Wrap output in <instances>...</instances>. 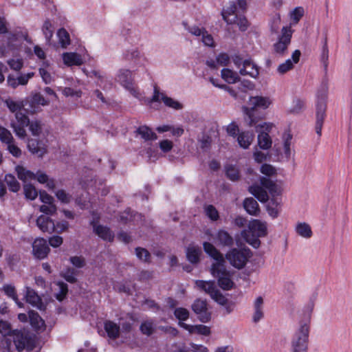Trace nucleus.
<instances>
[{
  "instance_id": "c756f323",
  "label": "nucleus",
  "mask_w": 352,
  "mask_h": 352,
  "mask_svg": "<svg viewBox=\"0 0 352 352\" xmlns=\"http://www.w3.org/2000/svg\"><path fill=\"white\" fill-rule=\"evenodd\" d=\"M125 58L128 60L133 61L137 65H143L142 63L146 58L144 55L137 48L131 49L125 54Z\"/></svg>"
},
{
  "instance_id": "13d9d810",
  "label": "nucleus",
  "mask_w": 352,
  "mask_h": 352,
  "mask_svg": "<svg viewBox=\"0 0 352 352\" xmlns=\"http://www.w3.org/2000/svg\"><path fill=\"white\" fill-rule=\"evenodd\" d=\"M135 254L139 259H140L144 262L149 261L151 254L148 252V251L147 250H146L145 248H135Z\"/></svg>"
},
{
  "instance_id": "ddd939ff",
  "label": "nucleus",
  "mask_w": 352,
  "mask_h": 352,
  "mask_svg": "<svg viewBox=\"0 0 352 352\" xmlns=\"http://www.w3.org/2000/svg\"><path fill=\"white\" fill-rule=\"evenodd\" d=\"M50 103V98H46L43 94L36 92L32 94L27 100L25 108L28 113H35L41 111V106H47Z\"/></svg>"
},
{
  "instance_id": "603ef678",
  "label": "nucleus",
  "mask_w": 352,
  "mask_h": 352,
  "mask_svg": "<svg viewBox=\"0 0 352 352\" xmlns=\"http://www.w3.org/2000/svg\"><path fill=\"white\" fill-rule=\"evenodd\" d=\"M189 314L188 310L183 307L176 308L174 311V315L179 320V323L186 320L189 318Z\"/></svg>"
},
{
  "instance_id": "a18cd8bd",
  "label": "nucleus",
  "mask_w": 352,
  "mask_h": 352,
  "mask_svg": "<svg viewBox=\"0 0 352 352\" xmlns=\"http://www.w3.org/2000/svg\"><path fill=\"white\" fill-rule=\"evenodd\" d=\"M23 190L25 197L30 200L35 199L38 196V193L36 188L32 184H25L23 186Z\"/></svg>"
},
{
  "instance_id": "2eb2a0df",
  "label": "nucleus",
  "mask_w": 352,
  "mask_h": 352,
  "mask_svg": "<svg viewBox=\"0 0 352 352\" xmlns=\"http://www.w3.org/2000/svg\"><path fill=\"white\" fill-rule=\"evenodd\" d=\"M191 307L201 322H207L210 320V314L208 311L206 300L197 299L192 303Z\"/></svg>"
},
{
  "instance_id": "4be33fe9",
  "label": "nucleus",
  "mask_w": 352,
  "mask_h": 352,
  "mask_svg": "<svg viewBox=\"0 0 352 352\" xmlns=\"http://www.w3.org/2000/svg\"><path fill=\"white\" fill-rule=\"evenodd\" d=\"M239 73L242 76H250L256 78L259 74L258 68L251 59H245L243 62V67L240 68Z\"/></svg>"
},
{
  "instance_id": "9b49d317",
  "label": "nucleus",
  "mask_w": 352,
  "mask_h": 352,
  "mask_svg": "<svg viewBox=\"0 0 352 352\" xmlns=\"http://www.w3.org/2000/svg\"><path fill=\"white\" fill-rule=\"evenodd\" d=\"M255 126L258 134V145L263 150H267L271 148L272 144V140L268 133L272 128V124L263 122L262 124H256Z\"/></svg>"
},
{
  "instance_id": "4468645a",
  "label": "nucleus",
  "mask_w": 352,
  "mask_h": 352,
  "mask_svg": "<svg viewBox=\"0 0 352 352\" xmlns=\"http://www.w3.org/2000/svg\"><path fill=\"white\" fill-rule=\"evenodd\" d=\"M74 52H67V67L72 66H80L84 64L87 56V52L78 41Z\"/></svg>"
},
{
  "instance_id": "4d7b16f0",
  "label": "nucleus",
  "mask_w": 352,
  "mask_h": 352,
  "mask_svg": "<svg viewBox=\"0 0 352 352\" xmlns=\"http://www.w3.org/2000/svg\"><path fill=\"white\" fill-rule=\"evenodd\" d=\"M204 209L206 216L212 221H217L219 219V212L212 205H208Z\"/></svg>"
},
{
  "instance_id": "f8f14e48",
  "label": "nucleus",
  "mask_w": 352,
  "mask_h": 352,
  "mask_svg": "<svg viewBox=\"0 0 352 352\" xmlns=\"http://www.w3.org/2000/svg\"><path fill=\"white\" fill-rule=\"evenodd\" d=\"M116 80L135 98L140 97L138 89L134 86L132 72L126 69H120L116 75Z\"/></svg>"
},
{
  "instance_id": "c03bdc74",
  "label": "nucleus",
  "mask_w": 352,
  "mask_h": 352,
  "mask_svg": "<svg viewBox=\"0 0 352 352\" xmlns=\"http://www.w3.org/2000/svg\"><path fill=\"white\" fill-rule=\"evenodd\" d=\"M328 87L326 82H322L320 88L318 89L317 93V103L323 102L326 104V99L327 97Z\"/></svg>"
},
{
  "instance_id": "49530a36",
  "label": "nucleus",
  "mask_w": 352,
  "mask_h": 352,
  "mask_svg": "<svg viewBox=\"0 0 352 352\" xmlns=\"http://www.w3.org/2000/svg\"><path fill=\"white\" fill-rule=\"evenodd\" d=\"M162 102L166 107L174 109L175 110H179L183 108V105L179 102L174 100L172 98L168 97L167 96H163Z\"/></svg>"
},
{
  "instance_id": "0e129e2a",
  "label": "nucleus",
  "mask_w": 352,
  "mask_h": 352,
  "mask_svg": "<svg viewBox=\"0 0 352 352\" xmlns=\"http://www.w3.org/2000/svg\"><path fill=\"white\" fill-rule=\"evenodd\" d=\"M69 261L77 268H82L85 265V259L82 256H72Z\"/></svg>"
},
{
  "instance_id": "e2e57ef3",
  "label": "nucleus",
  "mask_w": 352,
  "mask_h": 352,
  "mask_svg": "<svg viewBox=\"0 0 352 352\" xmlns=\"http://www.w3.org/2000/svg\"><path fill=\"white\" fill-rule=\"evenodd\" d=\"M56 206L54 204H43L40 206V211L48 215H52L56 212Z\"/></svg>"
},
{
  "instance_id": "79ce46f5",
  "label": "nucleus",
  "mask_w": 352,
  "mask_h": 352,
  "mask_svg": "<svg viewBox=\"0 0 352 352\" xmlns=\"http://www.w3.org/2000/svg\"><path fill=\"white\" fill-rule=\"evenodd\" d=\"M250 232H248L246 230H243L241 232L242 236L244 238L247 243H248L254 248H258L261 244V241L258 239L259 236H257V235L254 236V234L250 236Z\"/></svg>"
},
{
  "instance_id": "f704fd0d",
  "label": "nucleus",
  "mask_w": 352,
  "mask_h": 352,
  "mask_svg": "<svg viewBox=\"0 0 352 352\" xmlns=\"http://www.w3.org/2000/svg\"><path fill=\"white\" fill-rule=\"evenodd\" d=\"M296 232L300 236L309 239L312 236V231L310 226L305 222L298 223L296 226Z\"/></svg>"
},
{
  "instance_id": "09e8293b",
  "label": "nucleus",
  "mask_w": 352,
  "mask_h": 352,
  "mask_svg": "<svg viewBox=\"0 0 352 352\" xmlns=\"http://www.w3.org/2000/svg\"><path fill=\"white\" fill-rule=\"evenodd\" d=\"M3 290L6 294L10 298H12L19 307H23V303L19 301L15 289L12 285H6L3 287Z\"/></svg>"
},
{
  "instance_id": "6e6552de",
  "label": "nucleus",
  "mask_w": 352,
  "mask_h": 352,
  "mask_svg": "<svg viewBox=\"0 0 352 352\" xmlns=\"http://www.w3.org/2000/svg\"><path fill=\"white\" fill-rule=\"evenodd\" d=\"M222 16L228 24L236 23L241 31H245L248 28L247 19L245 17L238 16L237 7L234 2H231L226 8L223 10Z\"/></svg>"
},
{
  "instance_id": "aec40b11",
  "label": "nucleus",
  "mask_w": 352,
  "mask_h": 352,
  "mask_svg": "<svg viewBox=\"0 0 352 352\" xmlns=\"http://www.w3.org/2000/svg\"><path fill=\"white\" fill-rule=\"evenodd\" d=\"M327 104L323 102L317 103L316 104V132L318 136L321 135L322 128L324 120L326 117Z\"/></svg>"
},
{
  "instance_id": "f3484780",
  "label": "nucleus",
  "mask_w": 352,
  "mask_h": 352,
  "mask_svg": "<svg viewBox=\"0 0 352 352\" xmlns=\"http://www.w3.org/2000/svg\"><path fill=\"white\" fill-rule=\"evenodd\" d=\"M203 248L205 252L215 261L212 265L226 263L225 257L212 243L204 242L203 243Z\"/></svg>"
},
{
  "instance_id": "338daca9",
  "label": "nucleus",
  "mask_w": 352,
  "mask_h": 352,
  "mask_svg": "<svg viewBox=\"0 0 352 352\" xmlns=\"http://www.w3.org/2000/svg\"><path fill=\"white\" fill-rule=\"evenodd\" d=\"M16 119L17 120V122H19V124L23 125V126H28L30 120L28 117L23 113H22L21 111H18L15 114Z\"/></svg>"
},
{
  "instance_id": "680f3d73",
  "label": "nucleus",
  "mask_w": 352,
  "mask_h": 352,
  "mask_svg": "<svg viewBox=\"0 0 352 352\" xmlns=\"http://www.w3.org/2000/svg\"><path fill=\"white\" fill-rule=\"evenodd\" d=\"M29 129L33 135H38L41 132V124L39 121L33 120L29 122Z\"/></svg>"
},
{
  "instance_id": "f257e3e1",
  "label": "nucleus",
  "mask_w": 352,
  "mask_h": 352,
  "mask_svg": "<svg viewBox=\"0 0 352 352\" xmlns=\"http://www.w3.org/2000/svg\"><path fill=\"white\" fill-rule=\"evenodd\" d=\"M272 104L269 97L252 96L248 101L250 107H243V112L245 114V120L249 126H253L262 118L258 112V109H266Z\"/></svg>"
},
{
  "instance_id": "6ab92c4d",
  "label": "nucleus",
  "mask_w": 352,
  "mask_h": 352,
  "mask_svg": "<svg viewBox=\"0 0 352 352\" xmlns=\"http://www.w3.org/2000/svg\"><path fill=\"white\" fill-rule=\"evenodd\" d=\"M28 148L29 151L38 157H43L47 153V148L43 141L32 138L28 140Z\"/></svg>"
},
{
  "instance_id": "69168bd1",
  "label": "nucleus",
  "mask_w": 352,
  "mask_h": 352,
  "mask_svg": "<svg viewBox=\"0 0 352 352\" xmlns=\"http://www.w3.org/2000/svg\"><path fill=\"white\" fill-rule=\"evenodd\" d=\"M12 127L14 129L15 134L19 137L20 138H24L26 135V131L25 130V126L21 124H16L15 123H12Z\"/></svg>"
},
{
  "instance_id": "37998d69",
  "label": "nucleus",
  "mask_w": 352,
  "mask_h": 352,
  "mask_svg": "<svg viewBox=\"0 0 352 352\" xmlns=\"http://www.w3.org/2000/svg\"><path fill=\"white\" fill-rule=\"evenodd\" d=\"M279 208V203L275 199H272L267 206V212L272 218H276L278 216Z\"/></svg>"
},
{
  "instance_id": "de8ad7c7",
  "label": "nucleus",
  "mask_w": 352,
  "mask_h": 352,
  "mask_svg": "<svg viewBox=\"0 0 352 352\" xmlns=\"http://www.w3.org/2000/svg\"><path fill=\"white\" fill-rule=\"evenodd\" d=\"M183 25L185 28V29L190 33L192 35H194L195 36H202L204 32L206 31V29L204 28H199L195 25L190 26L188 25V24L185 22H183Z\"/></svg>"
},
{
  "instance_id": "6e6d98bb",
  "label": "nucleus",
  "mask_w": 352,
  "mask_h": 352,
  "mask_svg": "<svg viewBox=\"0 0 352 352\" xmlns=\"http://www.w3.org/2000/svg\"><path fill=\"white\" fill-rule=\"evenodd\" d=\"M304 107L303 101L300 99H294L293 100L292 106L290 107L289 112L293 114L300 113Z\"/></svg>"
},
{
  "instance_id": "bf43d9fd",
  "label": "nucleus",
  "mask_w": 352,
  "mask_h": 352,
  "mask_svg": "<svg viewBox=\"0 0 352 352\" xmlns=\"http://www.w3.org/2000/svg\"><path fill=\"white\" fill-rule=\"evenodd\" d=\"M328 58H329V50L327 46V38H324V44L322 47V54H321V61L323 63V65L327 69V64H328Z\"/></svg>"
},
{
  "instance_id": "5701e85b",
  "label": "nucleus",
  "mask_w": 352,
  "mask_h": 352,
  "mask_svg": "<svg viewBox=\"0 0 352 352\" xmlns=\"http://www.w3.org/2000/svg\"><path fill=\"white\" fill-rule=\"evenodd\" d=\"M250 233L255 234L257 236H265L267 234V224L258 219L252 221L249 224Z\"/></svg>"
},
{
  "instance_id": "c85d7f7f",
  "label": "nucleus",
  "mask_w": 352,
  "mask_h": 352,
  "mask_svg": "<svg viewBox=\"0 0 352 352\" xmlns=\"http://www.w3.org/2000/svg\"><path fill=\"white\" fill-rule=\"evenodd\" d=\"M201 253V250L197 245H190L186 248V258L191 263L195 264L199 261V256Z\"/></svg>"
},
{
  "instance_id": "393cba45",
  "label": "nucleus",
  "mask_w": 352,
  "mask_h": 352,
  "mask_svg": "<svg viewBox=\"0 0 352 352\" xmlns=\"http://www.w3.org/2000/svg\"><path fill=\"white\" fill-rule=\"evenodd\" d=\"M179 326L191 333H197L204 336H208L210 333V328L203 324L190 325L184 322H179Z\"/></svg>"
},
{
  "instance_id": "423d86ee",
  "label": "nucleus",
  "mask_w": 352,
  "mask_h": 352,
  "mask_svg": "<svg viewBox=\"0 0 352 352\" xmlns=\"http://www.w3.org/2000/svg\"><path fill=\"white\" fill-rule=\"evenodd\" d=\"M211 274L217 279L219 286L223 290H230L234 286V282L231 279V274L226 269L225 264L211 265Z\"/></svg>"
},
{
  "instance_id": "f03ea898",
  "label": "nucleus",
  "mask_w": 352,
  "mask_h": 352,
  "mask_svg": "<svg viewBox=\"0 0 352 352\" xmlns=\"http://www.w3.org/2000/svg\"><path fill=\"white\" fill-rule=\"evenodd\" d=\"M12 342H14L16 349L21 351L29 346L30 338L23 332L19 330H14L9 335V337H4L0 342V347L2 348L1 352H10Z\"/></svg>"
},
{
  "instance_id": "7c9ffc66",
  "label": "nucleus",
  "mask_w": 352,
  "mask_h": 352,
  "mask_svg": "<svg viewBox=\"0 0 352 352\" xmlns=\"http://www.w3.org/2000/svg\"><path fill=\"white\" fill-rule=\"evenodd\" d=\"M104 328L107 333V336L113 340L119 337L120 335V326L111 320L104 322Z\"/></svg>"
},
{
  "instance_id": "b1692460",
  "label": "nucleus",
  "mask_w": 352,
  "mask_h": 352,
  "mask_svg": "<svg viewBox=\"0 0 352 352\" xmlns=\"http://www.w3.org/2000/svg\"><path fill=\"white\" fill-rule=\"evenodd\" d=\"M263 304V298L261 296H258L254 302L252 321L255 323L259 322L264 317Z\"/></svg>"
},
{
  "instance_id": "58836bf2",
  "label": "nucleus",
  "mask_w": 352,
  "mask_h": 352,
  "mask_svg": "<svg viewBox=\"0 0 352 352\" xmlns=\"http://www.w3.org/2000/svg\"><path fill=\"white\" fill-rule=\"evenodd\" d=\"M137 133L145 140H153L157 139V135L146 126H141L137 129Z\"/></svg>"
},
{
  "instance_id": "dca6fc26",
  "label": "nucleus",
  "mask_w": 352,
  "mask_h": 352,
  "mask_svg": "<svg viewBox=\"0 0 352 352\" xmlns=\"http://www.w3.org/2000/svg\"><path fill=\"white\" fill-rule=\"evenodd\" d=\"M50 251V249L47 242L43 238L36 239L32 243L33 255L38 259H43L47 257Z\"/></svg>"
},
{
  "instance_id": "0eeeda50",
  "label": "nucleus",
  "mask_w": 352,
  "mask_h": 352,
  "mask_svg": "<svg viewBox=\"0 0 352 352\" xmlns=\"http://www.w3.org/2000/svg\"><path fill=\"white\" fill-rule=\"evenodd\" d=\"M52 24L49 21H45L43 25V32L47 42L52 45L56 50L59 48H66V30L63 28L59 29L56 33L57 41H52L53 30Z\"/></svg>"
},
{
  "instance_id": "412c9836",
  "label": "nucleus",
  "mask_w": 352,
  "mask_h": 352,
  "mask_svg": "<svg viewBox=\"0 0 352 352\" xmlns=\"http://www.w3.org/2000/svg\"><path fill=\"white\" fill-rule=\"evenodd\" d=\"M25 298L27 302L31 304L33 307L38 309L39 310L45 309V305L42 302L41 297L34 289L27 287Z\"/></svg>"
},
{
  "instance_id": "4c0bfd02",
  "label": "nucleus",
  "mask_w": 352,
  "mask_h": 352,
  "mask_svg": "<svg viewBox=\"0 0 352 352\" xmlns=\"http://www.w3.org/2000/svg\"><path fill=\"white\" fill-rule=\"evenodd\" d=\"M155 329V324L153 320H146L142 322L140 327V331L148 336L152 335Z\"/></svg>"
},
{
  "instance_id": "c9c22d12",
  "label": "nucleus",
  "mask_w": 352,
  "mask_h": 352,
  "mask_svg": "<svg viewBox=\"0 0 352 352\" xmlns=\"http://www.w3.org/2000/svg\"><path fill=\"white\" fill-rule=\"evenodd\" d=\"M221 77L228 83H234L240 79L236 72L227 68L221 70Z\"/></svg>"
},
{
  "instance_id": "774afa93",
  "label": "nucleus",
  "mask_w": 352,
  "mask_h": 352,
  "mask_svg": "<svg viewBox=\"0 0 352 352\" xmlns=\"http://www.w3.org/2000/svg\"><path fill=\"white\" fill-rule=\"evenodd\" d=\"M217 63L221 66H226L230 62V56L226 53H220L216 58Z\"/></svg>"
},
{
  "instance_id": "39448f33",
  "label": "nucleus",
  "mask_w": 352,
  "mask_h": 352,
  "mask_svg": "<svg viewBox=\"0 0 352 352\" xmlns=\"http://www.w3.org/2000/svg\"><path fill=\"white\" fill-rule=\"evenodd\" d=\"M252 254L250 249L243 248H232L225 256L229 263L237 270L243 269L252 257Z\"/></svg>"
},
{
  "instance_id": "a878e982",
  "label": "nucleus",
  "mask_w": 352,
  "mask_h": 352,
  "mask_svg": "<svg viewBox=\"0 0 352 352\" xmlns=\"http://www.w3.org/2000/svg\"><path fill=\"white\" fill-rule=\"evenodd\" d=\"M217 242L222 245L226 247H230L234 244L233 237L224 230H219L215 236Z\"/></svg>"
},
{
  "instance_id": "473e14b6",
  "label": "nucleus",
  "mask_w": 352,
  "mask_h": 352,
  "mask_svg": "<svg viewBox=\"0 0 352 352\" xmlns=\"http://www.w3.org/2000/svg\"><path fill=\"white\" fill-rule=\"evenodd\" d=\"M15 170L16 172L18 178L24 182H26L28 180L34 179L36 178V175L33 172L27 170L22 166H16L15 167Z\"/></svg>"
},
{
  "instance_id": "a211bd4d",
  "label": "nucleus",
  "mask_w": 352,
  "mask_h": 352,
  "mask_svg": "<svg viewBox=\"0 0 352 352\" xmlns=\"http://www.w3.org/2000/svg\"><path fill=\"white\" fill-rule=\"evenodd\" d=\"M91 225L93 226L94 233L102 240L109 242L113 241L115 234L109 227L98 225L94 221L91 222Z\"/></svg>"
},
{
  "instance_id": "1a4fd4ad",
  "label": "nucleus",
  "mask_w": 352,
  "mask_h": 352,
  "mask_svg": "<svg viewBox=\"0 0 352 352\" xmlns=\"http://www.w3.org/2000/svg\"><path fill=\"white\" fill-rule=\"evenodd\" d=\"M293 30L290 26L283 27L281 34L273 45V51L277 55L283 56L287 54V48L291 43Z\"/></svg>"
},
{
  "instance_id": "72a5a7b5",
  "label": "nucleus",
  "mask_w": 352,
  "mask_h": 352,
  "mask_svg": "<svg viewBox=\"0 0 352 352\" xmlns=\"http://www.w3.org/2000/svg\"><path fill=\"white\" fill-rule=\"evenodd\" d=\"M29 318L31 325L37 330L45 328V321L41 318L37 312L30 311L29 312Z\"/></svg>"
},
{
  "instance_id": "864d4df0",
  "label": "nucleus",
  "mask_w": 352,
  "mask_h": 352,
  "mask_svg": "<svg viewBox=\"0 0 352 352\" xmlns=\"http://www.w3.org/2000/svg\"><path fill=\"white\" fill-rule=\"evenodd\" d=\"M0 140L2 142L10 144L13 141V137L7 129L0 126Z\"/></svg>"
},
{
  "instance_id": "3c124183",
  "label": "nucleus",
  "mask_w": 352,
  "mask_h": 352,
  "mask_svg": "<svg viewBox=\"0 0 352 352\" xmlns=\"http://www.w3.org/2000/svg\"><path fill=\"white\" fill-rule=\"evenodd\" d=\"M82 72L89 77H96L98 79V83L100 86H102V84L107 80V78L104 74L100 71L97 70H91L89 72H87L85 69H82Z\"/></svg>"
},
{
  "instance_id": "7ed1b4c3",
  "label": "nucleus",
  "mask_w": 352,
  "mask_h": 352,
  "mask_svg": "<svg viewBox=\"0 0 352 352\" xmlns=\"http://www.w3.org/2000/svg\"><path fill=\"white\" fill-rule=\"evenodd\" d=\"M309 326L300 323L294 332L291 340V352H307L309 344Z\"/></svg>"
},
{
  "instance_id": "bb28decb",
  "label": "nucleus",
  "mask_w": 352,
  "mask_h": 352,
  "mask_svg": "<svg viewBox=\"0 0 352 352\" xmlns=\"http://www.w3.org/2000/svg\"><path fill=\"white\" fill-rule=\"evenodd\" d=\"M245 211L250 215L258 216L260 208L257 201L252 197L245 199L243 203Z\"/></svg>"
},
{
  "instance_id": "052dcab7",
  "label": "nucleus",
  "mask_w": 352,
  "mask_h": 352,
  "mask_svg": "<svg viewBox=\"0 0 352 352\" xmlns=\"http://www.w3.org/2000/svg\"><path fill=\"white\" fill-rule=\"evenodd\" d=\"M48 66V64L44 63L43 67L39 69V74L43 79V80L46 83L49 84L52 81V76L50 72L46 69V67Z\"/></svg>"
},
{
  "instance_id": "a19ab883",
  "label": "nucleus",
  "mask_w": 352,
  "mask_h": 352,
  "mask_svg": "<svg viewBox=\"0 0 352 352\" xmlns=\"http://www.w3.org/2000/svg\"><path fill=\"white\" fill-rule=\"evenodd\" d=\"M5 104L11 112L15 113L21 111L26 105L23 101H14L10 98L6 100Z\"/></svg>"
},
{
  "instance_id": "5fc2aeb1",
  "label": "nucleus",
  "mask_w": 352,
  "mask_h": 352,
  "mask_svg": "<svg viewBox=\"0 0 352 352\" xmlns=\"http://www.w3.org/2000/svg\"><path fill=\"white\" fill-rule=\"evenodd\" d=\"M294 63L290 58L286 60L284 63L280 64L277 68V72L280 74H284L294 68Z\"/></svg>"
},
{
  "instance_id": "e433bc0d",
  "label": "nucleus",
  "mask_w": 352,
  "mask_h": 352,
  "mask_svg": "<svg viewBox=\"0 0 352 352\" xmlns=\"http://www.w3.org/2000/svg\"><path fill=\"white\" fill-rule=\"evenodd\" d=\"M225 172L226 177L232 182L238 181L240 178L239 168L234 165L227 164L225 166Z\"/></svg>"
},
{
  "instance_id": "9d476101",
  "label": "nucleus",
  "mask_w": 352,
  "mask_h": 352,
  "mask_svg": "<svg viewBox=\"0 0 352 352\" xmlns=\"http://www.w3.org/2000/svg\"><path fill=\"white\" fill-rule=\"evenodd\" d=\"M36 226L43 232L61 233L66 230V223L63 221L56 223L49 217L40 215L36 219Z\"/></svg>"
},
{
  "instance_id": "2f4dec72",
  "label": "nucleus",
  "mask_w": 352,
  "mask_h": 352,
  "mask_svg": "<svg viewBox=\"0 0 352 352\" xmlns=\"http://www.w3.org/2000/svg\"><path fill=\"white\" fill-rule=\"evenodd\" d=\"M254 135L250 132H241L239 134L237 141L241 147L248 148L254 140Z\"/></svg>"
},
{
  "instance_id": "20e7f679",
  "label": "nucleus",
  "mask_w": 352,
  "mask_h": 352,
  "mask_svg": "<svg viewBox=\"0 0 352 352\" xmlns=\"http://www.w3.org/2000/svg\"><path fill=\"white\" fill-rule=\"evenodd\" d=\"M260 182L262 186L258 184L252 185L249 186L248 191L261 202H265L269 197L263 188L268 190L272 195L277 193L278 188L276 184L267 177H262Z\"/></svg>"
},
{
  "instance_id": "cd10ccee",
  "label": "nucleus",
  "mask_w": 352,
  "mask_h": 352,
  "mask_svg": "<svg viewBox=\"0 0 352 352\" xmlns=\"http://www.w3.org/2000/svg\"><path fill=\"white\" fill-rule=\"evenodd\" d=\"M195 285L199 289L208 294L210 297L215 295V292L218 290L214 285V282L211 280H195Z\"/></svg>"
},
{
  "instance_id": "ea45409f",
  "label": "nucleus",
  "mask_w": 352,
  "mask_h": 352,
  "mask_svg": "<svg viewBox=\"0 0 352 352\" xmlns=\"http://www.w3.org/2000/svg\"><path fill=\"white\" fill-rule=\"evenodd\" d=\"M5 182L7 184L10 190L16 192L20 189V184L15 177L12 174H7L5 176Z\"/></svg>"
},
{
  "instance_id": "8fccbe9b",
  "label": "nucleus",
  "mask_w": 352,
  "mask_h": 352,
  "mask_svg": "<svg viewBox=\"0 0 352 352\" xmlns=\"http://www.w3.org/2000/svg\"><path fill=\"white\" fill-rule=\"evenodd\" d=\"M292 135L290 133H286L283 135V148L284 153L286 157L289 158L291 156V143H292Z\"/></svg>"
}]
</instances>
